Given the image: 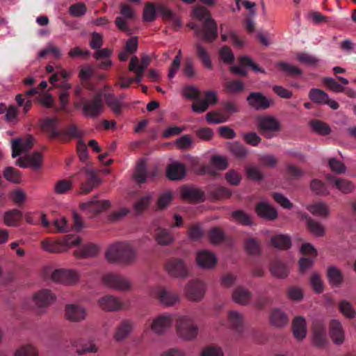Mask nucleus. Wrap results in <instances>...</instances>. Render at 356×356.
<instances>
[{
	"label": "nucleus",
	"instance_id": "obj_1",
	"mask_svg": "<svg viewBox=\"0 0 356 356\" xmlns=\"http://www.w3.org/2000/svg\"><path fill=\"white\" fill-rule=\"evenodd\" d=\"M42 130L50 140L58 139L63 143L68 142L71 138L81 137V133L74 124H70L65 130L58 129V118H45L40 120Z\"/></svg>",
	"mask_w": 356,
	"mask_h": 356
},
{
	"label": "nucleus",
	"instance_id": "obj_2",
	"mask_svg": "<svg viewBox=\"0 0 356 356\" xmlns=\"http://www.w3.org/2000/svg\"><path fill=\"white\" fill-rule=\"evenodd\" d=\"M194 16L202 23V29L193 26L197 35L207 42H212L218 36V25L216 22L211 17V13L204 7H196L193 10Z\"/></svg>",
	"mask_w": 356,
	"mask_h": 356
},
{
	"label": "nucleus",
	"instance_id": "obj_3",
	"mask_svg": "<svg viewBox=\"0 0 356 356\" xmlns=\"http://www.w3.org/2000/svg\"><path fill=\"white\" fill-rule=\"evenodd\" d=\"M106 258L110 263L129 265L136 261L137 251L131 243L119 242L108 248Z\"/></svg>",
	"mask_w": 356,
	"mask_h": 356
},
{
	"label": "nucleus",
	"instance_id": "obj_4",
	"mask_svg": "<svg viewBox=\"0 0 356 356\" xmlns=\"http://www.w3.org/2000/svg\"><path fill=\"white\" fill-rule=\"evenodd\" d=\"M76 176L79 177V179H81L80 177L86 178V181L81 182L80 186V193L83 195L88 194L100 183L97 172L88 165L83 167Z\"/></svg>",
	"mask_w": 356,
	"mask_h": 356
},
{
	"label": "nucleus",
	"instance_id": "obj_5",
	"mask_svg": "<svg viewBox=\"0 0 356 356\" xmlns=\"http://www.w3.org/2000/svg\"><path fill=\"white\" fill-rule=\"evenodd\" d=\"M82 111L89 118H95L99 116L104 110V102L101 94L95 95L92 99L81 98Z\"/></svg>",
	"mask_w": 356,
	"mask_h": 356
},
{
	"label": "nucleus",
	"instance_id": "obj_6",
	"mask_svg": "<svg viewBox=\"0 0 356 356\" xmlns=\"http://www.w3.org/2000/svg\"><path fill=\"white\" fill-rule=\"evenodd\" d=\"M223 111L225 113L212 111L206 115V120L210 124H220L228 120L229 115L238 112L237 105L232 102H227L224 104Z\"/></svg>",
	"mask_w": 356,
	"mask_h": 356
},
{
	"label": "nucleus",
	"instance_id": "obj_7",
	"mask_svg": "<svg viewBox=\"0 0 356 356\" xmlns=\"http://www.w3.org/2000/svg\"><path fill=\"white\" fill-rule=\"evenodd\" d=\"M176 329L178 335L186 340L194 339L197 334V327L193 323L191 319L187 316L179 318Z\"/></svg>",
	"mask_w": 356,
	"mask_h": 356
},
{
	"label": "nucleus",
	"instance_id": "obj_8",
	"mask_svg": "<svg viewBox=\"0 0 356 356\" xmlns=\"http://www.w3.org/2000/svg\"><path fill=\"white\" fill-rule=\"evenodd\" d=\"M104 284L113 289H129L132 285L131 282L122 275L115 273H107L102 278Z\"/></svg>",
	"mask_w": 356,
	"mask_h": 356
},
{
	"label": "nucleus",
	"instance_id": "obj_9",
	"mask_svg": "<svg viewBox=\"0 0 356 356\" xmlns=\"http://www.w3.org/2000/svg\"><path fill=\"white\" fill-rule=\"evenodd\" d=\"M257 127L265 137L268 138L273 137L272 132L279 131L281 129L279 121L272 116L259 118L257 120Z\"/></svg>",
	"mask_w": 356,
	"mask_h": 356
},
{
	"label": "nucleus",
	"instance_id": "obj_10",
	"mask_svg": "<svg viewBox=\"0 0 356 356\" xmlns=\"http://www.w3.org/2000/svg\"><path fill=\"white\" fill-rule=\"evenodd\" d=\"M51 277L54 282L67 285L75 284L79 279L77 272L65 268L54 270L51 273Z\"/></svg>",
	"mask_w": 356,
	"mask_h": 356
},
{
	"label": "nucleus",
	"instance_id": "obj_11",
	"mask_svg": "<svg viewBox=\"0 0 356 356\" xmlns=\"http://www.w3.org/2000/svg\"><path fill=\"white\" fill-rule=\"evenodd\" d=\"M87 315L86 309L79 305L67 304L65 307V318L70 322H81L86 318Z\"/></svg>",
	"mask_w": 356,
	"mask_h": 356
},
{
	"label": "nucleus",
	"instance_id": "obj_12",
	"mask_svg": "<svg viewBox=\"0 0 356 356\" xmlns=\"http://www.w3.org/2000/svg\"><path fill=\"white\" fill-rule=\"evenodd\" d=\"M168 273L175 277H186L188 275V269L185 262L180 259L172 258L165 264Z\"/></svg>",
	"mask_w": 356,
	"mask_h": 356
},
{
	"label": "nucleus",
	"instance_id": "obj_13",
	"mask_svg": "<svg viewBox=\"0 0 356 356\" xmlns=\"http://www.w3.org/2000/svg\"><path fill=\"white\" fill-rule=\"evenodd\" d=\"M248 105L257 111H263L268 108L271 100L264 94L259 92H252L246 98Z\"/></svg>",
	"mask_w": 356,
	"mask_h": 356
},
{
	"label": "nucleus",
	"instance_id": "obj_14",
	"mask_svg": "<svg viewBox=\"0 0 356 356\" xmlns=\"http://www.w3.org/2000/svg\"><path fill=\"white\" fill-rule=\"evenodd\" d=\"M151 58L149 56L144 55L142 56L141 63H140L139 59L136 56L131 58L129 65V71L134 72L137 75V81H141L143 74L146 68L149 66Z\"/></svg>",
	"mask_w": 356,
	"mask_h": 356
},
{
	"label": "nucleus",
	"instance_id": "obj_15",
	"mask_svg": "<svg viewBox=\"0 0 356 356\" xmlns=\"http://www.w3.org/2000/svg\"><path fill=\"white\" fill-rule=\"evenodd\" d=\"M181 198L188 202H200L204 200V193L198 188L184 186L180 191Z\"/></svg>",
	"mask_w": 356,
	"mask_h": 356
},
{
	"label": "nucleus",
	"instance_id": "obj_16",
	"mask_svg": "<svg viewBox=\"0 0 356 356\" xmlns=\"http://www.w3.org/2000/svg\"><path fill=\"white\" fill-rule=\"evenodd\" d=\"M289 321L286 313L280 308H273L269 313V323L276 328H282L288 325Z\"/></svg>",
	"mask_w": 356,
	"mask_h": 356
},
{
	"label": "nucleus",
	"instance_id": "obj_17",
	"mask_svg": "<svg viewBox=\"0 0 356 356\" xmlns=\"http://www.w3.org/2000/svg\"><path fill=\"white\" fill-rule=\"evenodd\" d=\"M134 327V323L129 319H124L116 327L113 339L121 342L126 339L131 333Z\"/></svg>",
	"mask_w": 356,
	"mask_h": 356
},
{
	"label": "nucleus",
	"instance_id": "obj_18",
	"mask_svg": "<svg viewBox=\"0 0 356 356\" xmlns=\"http://www.w3.org/2000/svg\"><path fill=\"white\" fill-rule=\"evenodd\" d=\"M33 145V138L29 136L24 140L16 138L12 140V157L15 158L24 152L29 151Z\"/></svg>",
	"mask_w": 356,
	"mask_h": 356
},
{
	"label": "nucleus",
	"instance_id": "obj_19",
	"mask_svg": "<svg viewBox=\"0 0 356 356\" xmlns=\"http://www.w3.org/2000/svg\"><path fill=\"white\" fill-rule=\"evenodd\" d=\"M228 327L237 334H242L244 329L243 316L236 311H229L227 313Z\"/></svg>",
	"mask_w": 356,
	"mask_h": 356
},
{
	"label": "nucleus",
	"instance_id": "obj_20",
	"mask_svg": "<svg viewBox=\"0 0 356 356\" xmlns=\"http://www.w3.org/2000/svg\"><path fill=\"white\" fill-rule=\"evenodd\" d=\"M56 297L51 291H39L32 298V301L37 307H46L54 302Z\"/></svg>",
	"mask_w": 356,
	"mask_h": 356
},
{
	"label": "nucleus",
	"instance_id": "obj_21",
	"mask_svg": "<svg viewBox=\"0 0 356 356\" xmlns=\"http://www.w3.org/2000/svg\"><path fill=\"white\" fill-rule=\"evenodd\" d=\"M186 175V166L181 163L174 162L168 165L166 176L170 180L178 181L183 179Z\"/></svg>",
	"mask_w": 356,
	"mask_h": 356
},
{
	"label": "nucleus",
	"instance_id": "obj_22",
	"mask_svg": "<svg viewBox=\"0 0 356 356\" xmlns=\"http://www.w3.org/2000/svg\"><path fill=\"white\" fill-rule=\"evenodd\" d=\"M301 218L305 220L307 229L317 237L323 236L325 234V227L318 221L312 218L308 214L301 213Z\"/></svg>",
	"mask_w": 356,
	"mask_h": 356
},
{
	"label": "nucleus",
	"instance_id": "obj_23",
	"mask_svg": "<svg viewBox=\"0 0 356 356\" xmlns=\"http://www.w3.org/2000/svg\"><path fill=\"white\" fill-rule=\"evenodd\" d=\"M313 341L316 346L322 347L327 343L326 327L321 321L313 323Z\"/></svg>",
	"mask_w": 356,
	"mask_h": 356
},
{
	"label": "nucleus",
	"instance_id": "obj_24",
	"mask_svg": "<svg viewBox=\"0 0 356 356\" xmlns=\"http://www.w3.org/2000/svg\"><path fill=\"white\" fill-rule=\"evenodd\" d=\"M110 205L111 203L108 200L99 201L97 200V197H95L93 200L82 203L81 208L82 210L97 214L108 208Z\"/></svg>",
	"mask_w": 356,
	"mask_h": 356
},
{
	"label": "nucleus",
	"instance_id": "obj_25",
	"mask_svg": "<svg viewBox=\"0 0 356 356\" xmlns=\"http://www.w3.org/2000/svg\"><path fill=\"white\" fill-rule=\"evenodd\" d=\"M255 211L258 216L266 220H273L277 217V212L276 209L264 202L256 204Z\"/></svg>",
	"mask_w": 356,
	"mask_h": 356
},
{
	"label": "nucleus",
	"instance_id": "obj_26",
	"mask_svg": "<svg viewBox=\"0 0 356 356\" xmlns=\"http://www.w3.org/2000/svg\"><path fill=\"white\" fill-rule=\"evenodd\" d=\"M102 309L106 312H115L122 308V302L113 296H105L98 300Z\"/></svg>",
	"mask_w": 356,
	"mask_h": 356
},
{
	"label": "nucleus",
	"instance_id": "obj_27",
	"mask_svg": "<svg viewBox=\"0 0 356 356\" xmlns=\"http://www.w3.org/2000/svg\"><path fill=\"white\" fill-rule=\"evenodd\" d=\"M197 262L202 268H210L216 264V257L211 252L202 250L197 254Z\"/></svg>",
	"mask_w": 356,
	"mask_h": 356
},
{
	"label": "nucleus",
	"instance_id": "obj_28",
	"mask_svg": "<svg viewBox=\"0 0 356 356\" xmlns=\"http://www.w3.org/2000/svg\"><path fill=\"white\" fill-rule=\"evenodd\" d=\"M292 330L294 337L298 340L304 339L307 334L306 321L302 316H296L292 321Z\"/></svg>",
	"mask_w": 356,
	"mask_h": 356
},
{
	"label": "nucleus",
	"instance_id": "obj_29",
	"mask_svg": "<svg viewBox=\"0 0 356 356\" xmlns=\"http://www.w3.org/2000/svg\"><path fill=\"white\" fill-rule=\"evenodd\" d=\"M327 277L332 287H340L343 282V273L336 266H331L327 269Z\"/></svg>",
	"mask_w": 356,
	"mask_h": 356
},
{
	"label": "nucleus",
	"instance_id": "obj_30",
	"mask_svg": "<svg viewBox=\"0 0 356 356\" xmlns=\"http://www.w3.org/2000/svg\"><path fill=\"white\" fill-rule=\"evenodd\" d=\"M330 337L336 344H341L344 340V332L341 323L337 320H332L330 325Z\"/></svg>",
	"mask_w": 356,
	"mask_h": 356
},
{
	"label": "nucleus",
	"instance_id": "obj_31",
	"mask_svg": "<svg viewBox=\"0 0 356 356\" xmlns=\"http://www.w3.org/2000/svg\"><path fill=\"white\" fill-rule=\"evenodd\" d=\"M326 179L330 183H333L336 188L343 193H350L354 188L352 182L345 179L336 178L330 174L327 175Z\"/></svg>",
	"mask_w": 356,
	"mask_h": 356
},
{
	"label": "nucleus",
	"instance_id": "obj_32",
	"mask_svg": "<svg viewBox=\"0 0 356 356\" xmlns=\"http://www.w3.org/2000/svg\"><path fill=\"white\" fill-rule=\"evenodd\" d=\"M270 271L273 276L284 278L289 273V268L282 261L275 259L270 264Z\"/></svg>",
	"mask_w": 356,
	"mask_h": 356
},
{
	"label": "nucleus",
	"instance_id": "obj_33",
	"mask_svg": "<svg viewBox=\"0 0 356 356\" xmlns=\"http://www.w3.org/2000/svg\"><path fill=\"white\" fill-rule=\"evenodd\" d=\"M307 209L314 216L323 218H327L330 214V209L327 205L323 202H314L307 207Z\"/></svg>",
	"mask_w": 356,
	"mask_h": 356
},
{
	"label": "nucleus",
	"instance_id": "obj_34",
	"mask_svg": "<svg viewBox=\"0 0 356 356\" xmlns=\"http://www.w3.org/2000/svg\"><path fill=\"white\" fill-rule=\"evenodd\" d=\"M271 244L277 249L288 250L291 246L289 236L284 234H277L271 238Z\"/></svg>",
	"mask_w": 356,
	"mask_h": 356
},
{
	"label": "nucleus",
	"instance_id": "obj_35",
	"mask_svg": "<svg viewBox=\"0 0 356 356\" xmlns=\"http://www.w3.org/2000/svg\"><path fill=\"white\" fill-rule=\"evenodd\" d=\"M99 251L98 247L95 244H88L79 250L74 251V255L78 258H86L95 256Z\"/></svg>",
	"mask_w": 356,
	"mask_h": 356
},
{
	"label": "nucleus",
	"instance_id": "obj_36",
	"mask_svg": "<svg viewBox=\"0 0 356 356\" xmlns=\"http://www.w3.org/2000/svg\"><path fill=\"white\" fill-rule=\"evenodd\" d=\"M159 291H157L159 292ZM159 294L160 302L166 305L170 306L179 301V296L174 291H161Z\"/></svg>",
	"mask_w": 356,
	"mask_h": 356
},
{
	"label": "nucleus",
	"instance_id": "obj_37",
	"mask_svg": "<svg viewBox=\"0 0 356 356\" xmlns=\"http://www.w3.org/2000/svg\"><path fill=\"white\" fill-rule=\"evenodd\" d=\"M157 15H161L165 20L172 22L173 24H179L178 17L168 8L157 3Z\"/></svg>",
	"mask_w": 356,
	"mask_h": 356
},
{
	"label": "nucleus",
	"instance_id": "obj_38",
	"mask_svg": "<svg viewBox=\"0 0 356 356\" xmlns=\"http://www.w3.org/2000/svg\"><path fill=\"white\" fill-rule=\"evenodd\" d=\"M22 216V212L17 209L8 211L4 214V223L10 227L16 226Z\"/></svg>",
	"mask_w": 356,
	"mask_h": 356
},
{
	"label": "nucleus",
	"instance_id": "obj_39",
	"mask_svg": "<svg viewBox=\"0 0 356 356\" xmlns=\"http://www.w3.org/2000/svg\"><path fill=\"white\" fill-rule=\"evenodd\" d=\"M147 167L144 160H141L138 163L134 173V178L138 184L144 183L147 179Z\"/></svg>",
	"mask_w": 356,
	"mask_h": 356
},
{
	"label": "nucleus",
	"instance_id": "obj_40",
	"mask_svg": "<svg viewBox=\"0 0 356 356\" xmlns=\"http://www.w3.org/2000/svg\"><path fill=\"white\" fill-rule=\"evenodd\" d=\"M196 53L199 59L202 61L205 67L211 70L213 65L210 58V56L207 51L199 43L195 44Z\"/></svg>",
	"mask_w": 356,
	"mask_h": 356
},
{
	"label": "nucleus",
	"instance_id": "obj_41",
	"mask_svg": "<svg viewBox=\"0 0 356 356\" xmlns=\"http://www.w3.org/2000/svg\"><path fill=\"white\" fill-rule=\"evenodd\" d=\"M310 126L312 127V129L323 136H327L330 134L331 129L328 124H327L325 122L318 120H313L310 122Z\"/></svg>",
	"mask_w": 356,
	"mask_h": 356
},
{
	"label": "nucleus",
	"instance_id": "obj_42",
	"mask_svg": "<svg viewBox=\"0 0 356 356\" xmlns=\"http://www.w3.org/2000/svg\"><path fill=\"white\" fill-rule=\"evenodd\" d=\"M157 334L164 332L168 330L172 322V319L169 314H163L157 316Z\"/></svg>",
	"mask_w": 356,
	"mask_h": 356
},
{
	"label": "nucleus",
	"instance_id": "obj_43",
	"mask_svg": "<svg viewBox=\"0 0 356 356\" xmlns=\"http://www.w3.org/2000/svg\"><path fill=\"white\" fill-rule=\"evenodd\" d=\"M309 97L315 103L324 104L328 99V95L321 89L312 88L309 91Z\"/></svg>",
	"mask_w": 356,
	"mask_h": 356
},
{
	"label": "nucleus",
	"instance_id": "obj_44",
	"mask_svg": "<svg viewBox=\"0 0 356 356\" xmlns=\"http://www.w3.org/2000/svg\"><path fill=\"white\" fill-rule=\"evenodd\" d=\"M245 248L246 252L252 255L259 254L261 252L260 243L254 238H250L245 241Z\"/></svg>",
	"mask_w": 356,
	"mask_h": 356
},
{
	"label": "nucleus",
	"instance_id": "obj_45",
	"mask_svg": "<svg viewBox=\"0 0 356 356\" xmlns=\"http://www.w3.org/2000/svg\"><path fill=\"white\" fill-rule=\"evenodd\" d=\"M232 298L234 302L240 305L249 303L252 298L250 291H234Z\"/></svg>",
	"mask_w": 356,
	"mask_h": 356
},
{
	"label": "nucleus",
	"instance_id": "obj_46",
	"mask_svg": "<svg viewBox=\"0 0 356 356\" xmlns=\"http://www.w3.org/2000/svg\"><path fill=\"white\" fill-rule=\"evenodd\" d=\"M174 241L173 236L165 229L157 227V243L161 245H169Z\"/></svg>",
	"mask_w": 356,
	"mask_h": 356
},
{
	"label": "nucleus",
	"instance_id": "obj_47",
	"mask_svg": "<svg viewBox=\"0 0 356 356\" xmlns=\"http://www.w3.org/2000/svg\"><path fill=\"white\" fill-rule=\"evenodd\" d=\"M233 219L244 226H250L252 225V221L249 215L245 213L241 210L234 211L232 213Z\"/></svg>",
	"mask_w": 356,
	"mask_h": 356
},
{
	"label": "nucleus",
	"instance_id": "obj_48",
	"mask_svg": "<svg viewBox=\"0 0 356 356\" xmlns=\"http://www.w3.org/2000/svg\"><path fill=\"white\" fill-rule=\"evenodd\" d=\"M53 225L56 230L50 229L49 231L51 232L65 233L68 232L70 230V225L65 217H61L59 219H56L54 221Z\"/></svg>",
	"mask_w": 356,
	"mask_h": 356
},
{
	"label": "nucleus",
	"instance_id": "obj_49",
	"mask_svg": "<svg viewBox=\"0 0 356 356\" xmlns=\"http://www.w3.org/2000/svg\"><path fill=\"white\" fill-rule=\"evenodd\" d=\"M310 187L316 195H327L329 194L326 185L318 179H314L312 180Z\"/></svg>",
	"mask_w": 356,
	"mask_h": 356
},
{
	"label": "nucleus",
	"instance_id": "obj_50",
	"mask_svg": "<svg viewBox=\"0 0 356 356\" xmlns=\"http://www.w3.org/2000/svg\"><path fill=\"white\" fill-rule=\"evenodd\" d=\"M105 101L108 106L113 111L115 115H118L121 113V103L113 95H107L105 97Z\"/></svg>",
	"mask_w": 356,
	"mask_h": 356
},
{
	"label": "nucleus",
	"instance_id": "obj_51",
	"mask_svg": "<svg viewBox=\"0 0 356 356\" xmlns=\"http://www.w3.org/2000/svg\"><path fill=\"white\" fill-rule=\"evenodd\" d=\"M225 90L228 93H238L244 90V84L238 80L229 81L226 82Z\"/></svg>",
	"mask_w": 356,
	"mask_h": 356
},
{
	"label": "nucleus",
	"instance_id": "obj_52",
	"mask_svg": "<svg viewBox=\"0 0 356 356\" xmlns=\"http://www.w3.org/2000/svg\"><path fill=\"white\" fill-rule=\"evenodd\" d=\"M209 238L212 243L218 244L225 240V234L219 227H213L209 232Z\"/></svg>",
	"mask_w": 356,
	"mask_h": 356
},
{
	"label": "nucleus",
	"instance_id": "obj_53",
	"mask_svg": "<svg viewBox=\"0 0 356 356\" xmlns=\"http://www.w3.org/2000/svg\"><path fill=\"white\" fill-rule=\"evenodd\" d=\"M210 193L211 196L216 200L228 198L231 196V191L223 186H217L211 189Z\"/></svg>",
	"mask_w": 356,
	"mask_h": 356
},
{
	"label": "nucleus",
	"instance_id": "obj_54",
	"mask_svg": "<svg viewBox=\"0 0 356 356\" xmlns=\"http://www.w3.org/2000/svg\"><path fill=\"white\" fill-rule=\"evenodd\" d=\"M204 231L200 224H193L188 229V236L192 241H198L204 236Z\"/></svg>",
	"mask_w": 356,
	"mask_h": 356
},
{
	"label": "nucleus",
	"instance_id": "obj_55",
	"mask_svg": "<svg viewBox=\"0 0 356 356\" xmlns=\"http://www.w3.org/2000/svg\"><path fill=\"white\" fill-rule=\"evenodd\" d=\"M339 309L343 316L349 318H354L356 314L351 304L346 300H342L340 302Z\"/></svg>",
	"mask_w": 356,
	"mask_h": 356
},
{
	"label": "nucleus",
	"instance_id": "obj_56",
	"mask_svg": "<svg viewBox=\"0 0 356 356\" xmlns=\"http://www.w3.org/2000/svg\"><path fill=\"white\" fill-rule=\"evenodd\" d=\"M323 83L327 87L328 89L334 92H342L345 90V88L339 84L335 79L331 77H325L323 79Z\"/></svg>",
	"mask_w": 356,
	"mask_h": 356
},
{
	"label": "nucleus",
	"instance_id": "obj_57",
	"mask_svg": "<svg viewBox=\"0 0 356 356\" xmlns=\"http://www.w3.org/2000/svg\"><path fill=\"white\" fill-rule=\"evenodd\" d=\"M3 177L14 183H19L20 181L19 172L13 167H7L3 171Z\"/></svg>",
	"mask_w": 356,
	"mask_h": 356
},
{
	"label": "nucleus",
	"instance_id": "obj_58",
	"mask_svg": "<svg viewBox=\"0 0 356 356\" xmlns=\"http://www.w3.org/2000/svg\"><path fill=\"white\" fill-rule=\"evenodd\" d=\"M182 95L185 98L189 99H199L200 91L199 90L192 86H186L182 89Z\"/></svg>",
	"mask_w": 356,
	"mask_h": 356
},
{
	"label": "nucleus",
	"instance_id": "obj_59",
	"mask_svg": "<svg viewBox=\"0 0 356 356\" xmlns=\"http://www.w3.org/2000/svg\"><path fill=\"white\" fill-rule=\"evenodd\" d=\"M277 67H280L281 70L285 72L289 75L296 76L300 75L302 74V71L300 69L294 65L288 64L286 63L280 62L277 63Z\"/></svg>",
	"mask_w": 356,
	"mask_h": 356
},
{
	"label": "nucleus",
	"instance_id": "obj_60",
	"mask_svg": "<svg viewBox=\"0 0 356 356\" xmlns=\"http://www.w3.org/2000/svg\"><path fill=\"white\" fill-rule=\"evenodd\" d=\"M87 8L84 3H77L71 5L69 8V13L71 15L79 17L84 15L86 13Z\"/></svg>",
	"mask_w": 356,
	"mask_h": 356
},
{
	"label": "nucleus",
	"instance_id": "obj_61",
	"mask_svg": "<svg viewBox=\"0 0 356 356\" xmlns=\"http://www.w3.org/2000/svg\"><path fill=\"white\" fill-rule=\"evenodd\" d=\"M16 356H38V350L31 345L21 347L15 352Z\"/></svg>",
	"mask_w": 356,
	"mask_h": 356
},
{
	"label": "nucleus",
	"instance_id": "obj_62",
	"mask_svg": "<svg viewBox=\"0 0 356 356\" xmlns=\"http://www.w3.org/2000/svg\"><path fill=\"white\" fill-rule=\"evenodd\" d=\"M219 55L225 63L230 64L234 60V56L231 49L227 46H224L220 49Z\"/></svg>",
	"mask_w": 356,
	"mask_h": 356
},
{
	"label": "nucleus",
	"instance_id": "obj_63",
	"mask_svg": "<svg viewBox=\"0 0 356 356\" xmlns=\"http://www.w3.org/2000/svg\"><path fill=\"white\" fill-rule=\"evenodd\" d=\"M230 150L236 157L243 159L248 154L246 147L239 143H234L230 147Z\"/></svg>",
	"mask_w": 356,
	"mask_h": 356
},
{
	"label": "nucleus",
	"instance_id": "obj_64",
	"mask_svg": "<svg viewBox=\"0 0 356 356\" xmlns=\"http://www.w3.org/2000/svg\"><path fill=\"white\" fill-rule=\"evenodd\" d=\"M200 356H224V354L220 347L209 346L202 349Z\"/></svg>",
	"mask_w": 356,
	"mask_h": 356
}]
</instances>
